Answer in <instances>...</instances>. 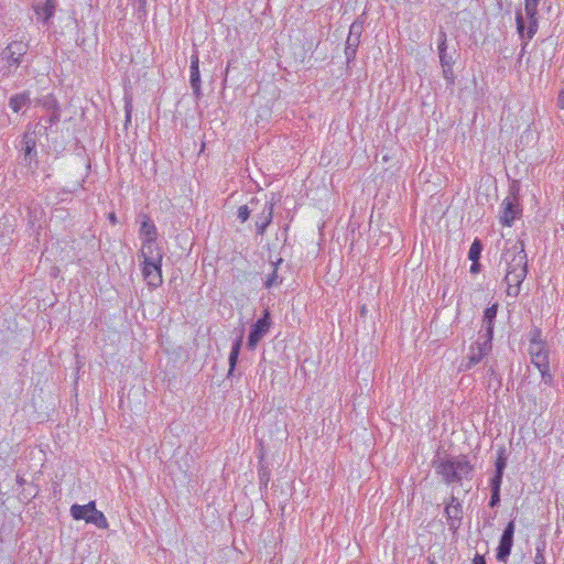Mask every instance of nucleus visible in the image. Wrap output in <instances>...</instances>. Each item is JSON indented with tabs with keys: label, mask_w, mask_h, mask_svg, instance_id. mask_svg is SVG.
<instances>
[{
	"label": "nucleus",
	"mask_w": 564,
	"mask_h": 564,
	"mask_svg": "<svg viewBox=\"0 0 564 564\" xmlns=\"http://www.w3.org/2000/svg\"><path fill=\"white\" fill-rule=\"evenodd\" d=\"M54 4L45 3L43 7L36 8V13L39 15H43L44 22L48 21V19L53 15Z\"/></svg>",
	"instance_id": "nucleus-27"
},
{
	"label": "nucleus",
	"mask_w": 564,
	"mask_h": 564,
	"mask_svg": "<svg viewBox=\"0 0 564 564\" xmlns=\"http://www.w3.org/2000/svg\"><path fill=\"white\" fill-rule=\"evenodd\" d=\"M141 217L140 236L143 239L141 249L159 250L154 243L158 237L155 225L148 215L143 214Z\"/></svg>",
	"instance_id": "nucleus-8"
},
{
	"label": "nucleus",
	"mask_w": 564,
	"mask_h": 564,
	"mask_svg": "<svg viewBox=\"0 0 564 564\" xmlns=\"http://www.w3.org/2000/svg\"><path fill=\"white\" fill-rule=\"evenodd\" d=\"M502 259L507 264L506 272H517L520 274L528 272L527 253L522 246L514 245L503 253Z\"/></svg>",
	"instance_id": "nucleus-5"
},
{
	"label": "nucleus",
	"mask_w": 564,
	"mask_h": 564,
	"mask_svg": "<svg viewBox=\"0 0 564 564\" xmlns=\"http://www.w3.org/2000/svg\"><path fill=\"white\" fill-rule=\"evenodd\" d=\"M438 56H440V62H441L442 66L453 65V63H454L453 57L451 55H448L447 52L441 53V54H438Z\"/></svg>",
	"instance_id": "nucleus-34"
},
{
	"label": "nucleus",
	"mask_w": 564,
	"mask_h": 564,
	"mask_svg": "<svg viewBox=\"0 0 564 564\" xmlns=\"http://www.w3.org/2000/svg\"><path fill=\"white\" fill-rule=\"evenodd\" d=\"M23 479L22 478H18V482L22 484Z\"/></svg>",
	"instance_id": "nucleus-45"
},
{
	"label": "nucleus",
	"mask_w": 564,
	"mask_h": 564,
	"mask_svg": "<svg viewBox=\"0 0 564 564\" xmlns=\"http://www.w3.org/2000/svg\"><path fill=\"white\" fill-rule=\"evenodd\" d=\"M480 271V263L479 260H476V262H473L470 265V272L473 274H477Z\"/></svg>",
	"instance_id": "nucleus-38"
},
{
	"label": "nucleus",
	"mask_w": 564,
	"mask_h": 564,
	"mask_svg": "<svg viewBox=\"0 0 564 564\" xmlns=\"http://www.w3.org/2000/svg\"><path fill=\"white\" fill-rule=\"evenodd\" d=\"M502 474L496 473L495 476L490 480V489L491 490H500L502 482Z\"/></svg>",
	"instance_id": "nucleus-33"
},
{
	"label": "nucleus",
	"mask_w": 564,
	"mask_h": 564,
	"mask_svg": "<svg viewBox=\"0 0 564 564\" xmlns=\"http://www.w3.org/2000/svg\"><path fill=\"white\" fill-rule=\"evenodd\" d=\"M473 564H486V562L482 556L476 555Z\"/></svg>",
	"instance_id": "nucleus-41"
},
{
	"label": "nucleus",
	"mask_w": 564,
	"mask_h": 564,
	"mask_svg": "<svg viewBox=\"0 0 564 564\" xmlns=\"http://www.w3.org/2000/svg\"><path fill=\"white\" fill-rule=\"evenodd\" d=\"M132 105L131 102H127L126 105V121L129 122L131 119Z\"/></svg>",
	"instance_id": "nucleus-39"
},
{
	"label": "nucleus",
	"mask_w": 564,
	"mask_h": 564,
	"mask_svg": "<svg viewBox=\"0 0 564 564\" xmlns=\"http://www.w3.org/2000/svg\"><path fill=\"white\" fill-rule=\"evenodd\" d=\"M109 220H110V223H111V224H113V225L117 223V217H116V215H115L113 213H111V214L109 215Z\"/></svg>",
	"instance_id": "nucleus-42"
},
{
	"label": "nucleus",
	"mask_w": 564,
	"mask_h": 564,
	"mask_svg": "<svg viewBox=\"0 0 564 564\" xmlns=\"http://www.w3.org/2000/svg\"><path fill=\"white\" fill-rule=\"evenodd\" d=\"M274 205V196L264 200L262 204L259 203L258 210H256V230L258 235L262 236L265 232L268 226L271 224Z\"/></svg>",
	"instance_id": "nucleus-6"
},
{
	"label": "nucleus",
	"mask_w": 564,
	"mask_h": 564,
	"mask_svg": "<svg viewBox=\"0 0 564 564\" xmlns=\"http://www.w3.org/2000/svg\"><path fill=\"white\" fill-rule=\"evenodd\" d=\"M538 4H539V0H525L524 1V12L530 22L528 30H527V37L529 40L533 37V35L536 33V30H538V21H536Z\"/></svg>",
	"instance_id": "nucleus-14"
},
{
	"label": "nucleus",
	"mask_w": 564,
	"mask_h": 564,
	"mask_svg": "<svg viewBox=\"0 0 564 564\" xmlns=\"http://www.w3.org/2000/svg\"><path fill=\"white\" fill-rule=\"evenodd\" d=\"M31 104L30 93L23 91L20 94H15L9 99V107L13 112H19L23 108L28 107Z\"/></svg>",
	"instance_id": "nucleus-18"
},
{
	"label": "nucleus",
	"mask_w": 564,
	"mask_h": 564,
	"mask_svg": "<svg viewBox=\"0 0 564 564\" xmlns=\"http://www.w3.org/2000/svg\"><path fill=\"white\" fill-rule=\"evenodd\" d=\"M362 32V24L354 22L350 25L349 34L346 41L345 55L348 62L352 61L356 56L357 47L360 42V35Z\"/></svg>",
	"instance_id": "nucleus-11"
},
{
	"label": "nucleus",
	"mask_w": 564,
	"mask_h": 564,
	"mask_svg": "<svg viewBox=\"0 0 564 564\" xmlns=\"http://www.w3.org/2000/svg\"><path fill=\"white\" fill-rule=\"evenodd\" d=\"M485 368H486V377H488L489 379H491L492 377H496L497 373H496L495 366L492 364L488 365V362H486Z\"/></svg>",
	"instance_id": "nucleus-36"
},
{
	"label": "nucleus",
	"mask_w": 564,
	"mask_h": 564,
	"mask_svg": "<svg viewBox=\"0 0 564 564\" xmlns=\"http://www.w3.org/2000/svg\"><path fill=\"white\" fill-rule=\"evenodd\" d=\"M260 203L259 198L253 197L248 205H241L238 208L237 217L240 219L241 223H245L250 217V214L252 212L258 210V205Z\"/></svg>",
	"instance_id": "nucleus-21"
},
{
	"label": "nucleus",
	"mask_w": 564,
	"mask_h": 564,
	"mask_svg": "<svg viewBox=\"0 0 564 564\" xmlns=\"http://www.w3.org/2000/svg\"><path fill=\"white\" fill-rule=\"evenodd\" d=\"M506 466H507V457L505 456V451L501 448L498 452V457L496 460V473L503 475V470H505Z\"/></svg>",
	"instance_id": "nucleus-28"
},
{
	"label": "nucleus",
	"mask_w": 564,
	"mask_h": 564,
	"mask_svg": "<svg viewBox=\"0 0 564 564\" xmlns=\"http://www.w3.org/2000/svg\"><path fill=\"white\" fill-rule=\"evenodd\" d=\"M53 2H54V0H46V3H48V4H54Z\"/></svg>",
	"instance_id": "nucleus-44"
},
{
	"label": "nucleus",
	"mask_w": 564,
	"mask_h": 564,
	"mask_svg": "<svg viewBox=\"0 0 564 564\" xmlns=\"http://www.w3.org/2000/svg\"><path fill=\"white\" fill-rule=\"evenodd\" d=\"M545 550V542H541L535 547V555H534V564H545V557L544 552Z\"/></svg>",
	"instance_id": "nucleus-29"
},
{
	"label": "nucleus",
	"mask_w": 564,
	"mask_h": 564,
	"mask_svg": "<svg viewBox=\"0 0 564 564\" xmlns=\"http://www.w3.org/2000/svg\"><path fill=\"white\" fill-rule=\"evenodd\" d=\"M497 311H498V305L497 304H494L489 307H487L484 312V318H482V327H484V333L482 332H479V335L484 336V337H489V338H492V335H494V321L497 316Z\"/></svg>",
	"instance_id": "nucleus-17"
},
{
	"label": "nucleus",
	"mask_w": 564,
	"mask_h": 564,
	"mask_svg": "<svg viewBox=\"0 0 564 564\" xmlns=\"http://www.w3.org/2000/svg\"><path fill=\"white\" fill-rule=\"evenodd\" d=\"M527 276V272L523 274L517 272H506L505 282L507 284V294L509 296H518L520 293V286Z\"/></svg>",
	"instance_id": "nucleus-16"
},
{
	"label": "nucleus",
	"mask_w": 564,
	"mask_h": 564,
	"mask_svg": "<svg viewBox=\"0 0 564 564\" xmlns=\"http://www.w3.org/2000/svg\"><path fill=\"white\" fill-rule=\"evenodd\" d=\"M241 345H242V335H240L232 344V347H231V350L229 354V359H228V361H229L228 377L232 375V372L236 368V365L238 362L239 352L241 349Z\"/></svg>",
	"instance_id": "nucleus-20"
},
{
	"label": "nucleus",
	"mask_w": 564,
	"mask_h": 564,
	"mask_svg": "<svg viewBox=\"0 0 564 564\" xmlns=\"http://www.w3.org/2000/svg\"><path fill=\"white\" fill-rule=\"evenodd\" d=\"M95 501H90L87 505H73L70 507V516L75 520H85L90 514V510H94Z\"/></svg>",
	"instance_id": "nucleus-19"
},
{
	"label": "nucleus",
	"mask_w": 564,
	"mask_h": 564,
	"mask_svg": "<svg viewBox=\"0 0 564 564\" xmlns=\"http://www.w3.org/2000/svg\"><path fill=\"white\" fill-rule=\"evenodd\" d=\"M442 68H443V77L445 78V80L451 85L454 84L455 75H454V70H453V65L442 66Z\"/></svg>",
	"instance_id": "nucleus-31"
},
{
	"label": "nucleus",
	"mask_w": 564,
	"mask_h": 564,
	"mask_svg": "<svg viewBox=\"0 0 564 564\" xmlns=\"http://www.w3.org/2000/svg\"><path fill=\"white\" fill-rule=\"evenodd\" d=\"M516 22H517L518 32L523 37L524 31H525V24H524L523 15L520 11H518L516 14Z\"/></svg>",
	"instance_id": "nucleus-32"
},
{
	"label": "nucleus",
	"mask_w": 564,
	"mask_h": 564,
	"mask_svg": "<svg viewBox=\"0 0 564 564\" xmlns=\"http://www.w3.org/2000/svg\"><path fill=\"white\" fill-rule=\"evenodd\" d=\"M51 112H52V113H51V116H50V118H48V122H50L51 124H53V123H56V122L59 120V112H58V108H56V110H52Z\"/></svg>",
	"instance_id": "nucleus-37"
},
{
	"label": "nucleus",
	"mask_w": 564,
	"mask_h": 564,
	"mask_svg": "<svg viewBox=\"0 0 564 564\" xmlns=\"http://www.w3.org/2000/svg\"><path fill=\"white\" fill-rule=\"evenodd\" d=\"M28 46L21 41L10 43L2 52V58L8 62L10 66H18L21 58L26 54Z\"/></svg>",
	"instance_id": "nucleus-10"
},
{
	"label": "nucleus",
	"mask_w": 564,
	"mask_h": 564,
	"mask_svg": "<svg viewBox=\"0 0 564 564\" xmlns=\"http://www.w3.org/2000/svg\"><path fill=\"white\" fill-rule=\"evenodd\" d=\"M500 502V490H491V497L489 501V506L491 508L498 506Z\"/></svg>",
	"instance_id": "nucleus-35"
},
{
	"label": "nucleus",
	"mask_w": 564,
	"mask_h": 564,
	"mask_svg": "<svg viewBox=\"0 0 564 564\" xmlns=\"http://www.w3.org/2000/svg\"><path fill=\"white\" fill-rule=\"evenodd\" d=\"M282 263V259L279 258L275 262H272V272L267 276L264 281V286L267 289H271L273 286H278L282 283V279L278 274V265Z\"/></svg>",
	"instance_id": "nucleus-24"
},
{
	"label": "nucleus",
	"mask_w": 564,
	"mask_h": 564,
	"mask_svg": "<svg viewBox=\"0 0 564 564\" xmlns=\"http://www.w3.org/2000/svg\"><path fill=\"white\" fill-rule=\"evenodd\" d=\"M557 106L564 109V90H561L557 97Z\"/></svg>",
	"instance_id": "nucleus-40"
},
{
	"label": "nucleus",
	"mask_w": 564,
	"mask_h": 564,
	"mask_svg": "<svg viewBox=\"0 0 564 564\" xmlns=\"http://www.w3.org/2000/svg\"><path fill=\"white\" fill-rule=\"evenodd\" d=\"M87 523H93L97 528L100 529H107L108 528V521L105 517V514L96 509V506L94 507V510H90V514L86 519Z\"/></svg>",
	"instance_id": "nucleus-23"
},
{
	"label": "nucleus",
	"mask_w": 564,
	"mask_h": 564,
	"mask_svg": "<svg viewBox=\"0 0 564 564\" xmlns=\"http://www.w3.org/2000/svg\"><path fill=\"white\" fill-rule=\"evenodd\" d=\"M516 525L513 521H510L500 538L498 550H497V560L499 562H506L511 553V549L513 545V535H514Z\"/></svg>",
	"instance_id": "nucleus-9"
},
{
	"label": "nucleus",
	"mask_w": 564,
	"mask_h": 564,
	"mask_svg": "<svg viewBox=\"0 0 564 564\" xmlns=\"http://www.w3.org/2000/svg\"><path fill=\"white\" fill-rule=\"evenodd\" d=\"M481 251H482V245H481V241L479 239H475L469 248V251H468V259L471 261V262H476V260H479L480 258V254H481Z\"/></svg>",
	"instance_id": "nucleus-25"
},
{
	"label": "nucleus",
	"mask_w": 564,
	"mask_h": 564,
	"mask_svg": "<svg viewBox=\"0 0 564 564\" xmlns=\"http://www.w3.org/2000/svg\"><path fill=\"white\" fill-rule=\"evenodd\" d=\"M528 350L531 356V362L541 373L542 381L546 386H551L553 383V377L550 372L549 350L545 341L541 338V330L539 328H534L530 332Z\"/></svg>",
	"instance_id": "nucleus-1"
},
{
	"label": "nucleus",
	"mask_w": 564,
	"mask_h": 564,
	"mask_svg": "<svg viewBox=\"0 0 564 564\" xmlns=\"http://www.w3.org/2000/svg\"><path fill=\"white\" fill-rule=\"evenodd\" d=\"M491 340L492 338L478 335L477 340L469 347L467 362L462 366V369L469 370L479 364L491 351Z\"/></svg>",
	"instance_id": "nucleus-4"
},
{
	"label": "nucleus",
	"mask_w": 564,
	"mask_h": 564,
	"mask_svg": "<svg viewBox=\"0 0 564 564\" xmlns=\"http://www.w3.org/2000/svg\"><path fill=\"white\" fill-rule=\"evenodd\" d=\"M438 54L445 53L447 51V35L444 30H441L438 33Z\"/></svg>",
	"instance_id": "nucleus-30"
},
{
	"label": "nucleus",
	"mask_w": 564,
	"mask_h": 564,
	"mask_svg": "<svg viewBox=\"0 0 564 564\" xmlns=\"http://www.w3.org/2000/svg\"><path fill=\"white\" fill-rule=\"evenodd\" d=\"M21 144H22L21 150L23 151L25 164L31 165L32 162H36V151H35L36 134H35V132L26 131L23 134Z\"/></svg>",
	"instance_id": "nucleus-13"
},
{
	"label": "nucleus",
	"mask_w": 564,
	"mask_h": 564,
	"mask_svg": "<svg viewBox=\"0 0 564 564\" xmlns=\"http://www.w3.org/2000/svg\"><path fill=\"white\" fill-rule=\"evenodd\" d=\"M142 275L150 289L159 288L162 282V252L160 250L141 249Z\"/></svg>",
	"instance_id": "nucleus-3"
},
{
	"label": "nucleus",
	"mask_w": 564,
	"mask_h": 564,
	"mask_svg": "<svg viewBox=\"0 0 564 564\" xmlns=\"http://www.w3.org/2000/svg\"><path fill=\"white\" fill-rule=\"evenodd\" d=\"M138 2L140 8H144L147 4V0H138Z\"/></svg>",
	"instance_id": "nucleus-43"
},
{
	"label": "nucleus",
	"mask_w": 564,
	"mask_h": 564,
	"mask_svg": "<svg viewBox=\"0 0 564 564\" xmlns=\"http://www.w3.org/2000/svg\"><path fill=\"white\" fill-rule=\"evenodd\" d=\"M462 506L455 497H452L451 501L445 507V514L448 520H460L462 518Z\"/></svg>",
	"instance_id": "nucleus-22"
},
{
	"label": "nucleus",
	"mask_w": 564,
	"mask_h": 564,
	"mask_svg": "<svg viewBox=\"0 0 564 564\" xmlns=\"http://www.w3.org/2000/svg\"><path fill=\"white\" fill-rule=\"evenodd\" d=\"M189 83L191 87L193 89L194 96L196 99H199L202 96V89H200V74H199V57L198 53L194 52L191 56V66H189Z\"/></svg>",
	"instance_id": "nucleus-12"
},
{
	"label": "nucleus",
	"mask_w": 564,
	"mask_h": 564,
	"mask_svg": "<svg viewBox=\"0 0 564 564\" xmlns=\"http://www.w3.org/2000/svg\"><path fill=\"white\" fill-rule=\"evenodd\" d=\"M519 214H520L519 205L516 204L513 200L507 198L502 202L500 223L503 226H511V224L519 216Z\"/></svg>",
	"instance_id": "nucleus-15"
},
{
	"label": "nucleus",
	"mask_w": 564,
	"mask_h": 564,
	"mask_svg": "<svg viewBox=\"0 0 564 564\" xmlns=\"http://www.w3.org/2000/svg\"><path fill=\"white\" fill-rule=\"evenodd\" d=\"M435 470L446 484H453L468 478L473 471V466L466 457H453L435 463Z\"/></svg>",
	"instance_id": "nucleus-2"
},
{
	"label": "nucleus",
	"mask_w": 564,
	"mask_h": 564,
	"mask_svg": "<svg viewBox=\"0 0 564 564\" xmlns=\"http://www.w3.org/2000/svg\"><path fill=\"white\" fill-rule=\"evenodd\" d=\"M270 326H271L270 313L268 310H265L263 316L261 318H259L250 328V333H249L248 341H247V347L250 350L256 349L259 341L269 332Z\"/></svg>",
	"instance_id": "nucleus-7"
},
{
	"label": "nucleus",
	"mask_w": 564,
	"mask_h": 564,
	"mask_svg": "<svg viewBox=\"0 0 564 564\" xmlns=\"http://www.w3.org/2000/svg\"><path fill=\"white\" fill-rule=\"evenodd\" d=\"M36 104L42 106L47 111L56 110V108H58L57 107V101L53 97V95H46V96H44L42 98H39L36 100Z\"/></svg>",
	"instance_id": "nucleus-26"
}]
</instances>
